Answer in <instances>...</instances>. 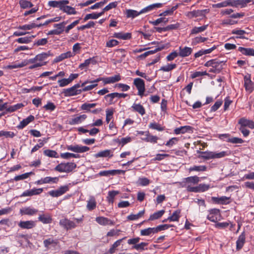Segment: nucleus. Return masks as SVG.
I'll list each match as a JSON object with an SVG mask.
<instances>
[{"instance_id":"obj_52","label":"nucleus","mask_w":254,"mask_h":254,"mask_svg":"<svg viewBox=\"0 0 254 254\" xmlns=\"http://www.w3.org/2000/svg\"><path fill=\"white\" fill-rule=\"evenodd\" d=\"M19 4L22 8L25 9L28 7H32L33 4L29 1L26 0H20Z\"/></svg>"},{"instance_id":"obj_50","label":"nucleus","mask_w":254,"mask_h":254,"mask_svg":"<svg viewBox=\"0 0 254 254\" xmlns=\"http://www.w3.org/2000/svg\"><path fill=\"white\" fill-rule=\"evenodd\" d=\"M104 98L109 104H112L115 102L114 100L116 98L115 92L107 94L104 97Z\"/></svg>"},{"instance_id":"obj_56","label":"nucleus","mask_w":254,"mask_h":254,"mask_svg":"<svg viewBox=\"0 0 254 254\" xmlns=\"http://www.w3.org/2000/svg\"><path fill=\"white\" fill-rule=\"evenodd\" d=\"M176 67V64H168L167 65L162 66L160 70L163 71L168 72L174 69Z\"/></svg>"},{"instance_id":"obj_59","label":"nucleus","mask_w":254,"mask_h":254,"mask_svg":"<svg viewBox=\"0 0 254 254\" xmlns=\"http://www.w3.org/2000/svg\"><path fill=\"white\" fill-rule=\"evenodd\" d=\"M95 208V199L94 197L91 198L87 201V208L89 210H93Z\"/></svg>"},{"instance_id":"obj_43","label":"nucleus","mask_w":254,"mask_h":254,"mask_svg":"<svg viewBox=\"0 0 254 254\" xmlns=\"http://www.w3.org/2000/svg\"><path fill=\"white\" fill-rule=\"evenodd\" d=\"M33 174L32 172H27L20 175L16 176L14 177L13 180L15 181H18L28 178L30 175Z\"/></svg>"},{"instance_id":"obj_6","label":"nucleus","mask_w":254,"mask_h":254,"mask_svg":"<svg viewBox=\"0 0 254 254\" xmlns=\"http://www.w3.org/2000/svg\"><path fill=\"white\" fill-rule=\"evenodd\" d=\"M133 84L138 90V95L142 97L145 91V83L143 80L140 78H135Z\"/></svg>"},{"instance_id":"obj_57","label":"nucleus","mask_w":254,"mask_h":254,"mask_svg":"<svg viewBox=\"0 0 254 254\" xmlns=\"http://www.w3.org/2000/svg\"><path fill=\"white\" fill-rule=\"evenodd\" d=\"M113 154H111V151L109 150H105L100 151L96 154V157H112Z\"/></svg>"},{"instance_id":"obj_45","label":"nucleus","mask_w":254,"mask_h":254,"mask_svg":"<svg viewBox=\"0 0 254 254\" xmlns=\"http://www.w3.org/2000/svg\"><path fill=\"white\" fill-rule=\"evenodd\" d=\"M15 133L14 132L10 131H4V130H0V137L4 136L6 138H12L15 136Z\"/></svg>"},{"instance_id":"obj_63","label":"nucleus","mask_w":254,"mask_h":254,"mask_svg":"<svg viewBox=\"0 0 254 254\" xmlns=\"http://www.w3.org/2000/svg\"><path fill=\"white\" fill-rule=\"evenodd\" d=\"M95 107V103H85L82 105L81 109L83 110L90 111V109L93 108Z\"/></svg>"},{"instance_id":"obj_20","label":"nucleus","mask_w":254,"mask_h":254,"mask_svg":"<svg viewBox=\"0 0 254 254\" xmlns=\"http://www.w3.org/2000/svg\"><path fill=\"white\" fill-rule=\"evenodd\" d=\"M239 124L245 127H248L252 129L254 128V122L252 120L241 118L239 121Z\"/></svg>"},{"instance_id":"obj_40","label":"nucleus","mask_w":254,"mask_h":254,"mask_svg":"<svg viewBox=\"0 0 254 254\" xmlns=\"http://www.w3.org/2000/svg\"><path fill=\"white\" fill-rule=\"evenodd\" d=\"M65 23V22H61L58 24H55L54 25V27L56 28L55 30L57 31L58 35L61 34L64 31V28Z\"/></svg>"},{"instance_id":"obj_39","label":"nucleus","mask_w":254,"mask_h":254,"mask_svg":"<svg viewBox=\"0 0 254 254\" xmlns=\"http://www.w3.org/2000/svg\"><path fill=\"white\" fill-rule=\"evenodd\" d=\"M165 213V210H161L154 213L151 215L148 219V221H152L160 218Z\"/></svg>"},{"instance_id":"obj_27","label":"nucleus","mask_w":254,"mask_h":254,"mask_svg":"<svg viewBox=\"0 0 254 254\" xmlns=\"http://www.w3.org/2000/svg\"><path fill=\"white\" fill-rule=\"evenodd\" d=\"M92 64L93 65L95 64V57L89 58L84 61V63L81 64L79 65V68L82 69L85 67L89 66V65Z\"/></svg>"},{"instance_id":"obj_25","label":"nucleus","mask_w":254,"mask_h":254,"mask_svg":"<svg viewBox=\"0 0 254 254\" xmlns=\"http://www.w3.org/2000/svg\"><path fill=\"white\" fill-rule=\"evenodd\" d=\"M114 37L122 40H128L131 38V34L130 33L118 32L115 33Z\"/></svg>"},{"instance_id":"obj_15","label":"nucleus","mask_w":254,"mask_h":254,"mask_svg":"<svg viewBox=\"0 0 254 254\" xmlns=\"http://www.w3.org/2000/svg\"><path fill=\"white\" fill-rule=\"evenodd\" d=\"M162 3H153V4H150V5L142 8L140 10V12H141V14L147 13L149 11L153 10L154 9H156L157 8H160V7H162Z\"/></svg>"},{"instance_id":"obj_34","label":"nucleus","mask_w":254,"mask_h":254,"mask_svg":"<svg viewBox=\"0 0 254 254\" xmlns=\"http://www.w3.org/2000/svg\"><path fill=\"white\" fill-rule=\"evenodd\" d=\"M96 222H97L98 223L106 225H113L114 223L111 221L110 220L108 219L107 218L102 217H99L96 218Z\"/></svg>"},{"instance_id":"obj_37","label":"nucleus","mask_w":254,"mask_h":254,"mask_svg":"<svg viewBox=\"0 0 254 254\" xmlns=\"http://www.w3.org/2000/svg\"><path fill=\"white\" fill-rule=\"evenodd\" d=\"M207 11V9L194 10L189 12L188 15L190 17H198L203 15L204 12Z\"/></svg>"},{"instance_id":"obj_2","label":"nucleus","mask_w":254,"mask_h":254,"mask_svg":"<svg viewBox=\"0 0 254 254\" xmlns=\"http://www.w3.org/2000/svg\"><path fill=\"white\" fill-rule=\"evenodd\" d=\"M76 167V165L74 163L68 162L66 163H61L58 165L55 168V170L59 172L69 173L71 172Z\"/></svg>"},{"instance_id":"obj_53","label":"nucleus","mask_w":254,"mask_h":254,"mask_svg":"<svg viewBox=\"0 0 254 254\" xmlns=\"http://www.w3.org/2000/svg\"><path fill=\"white\" fill-rule=\"evenodd\" d=\"M23 106H24V105L22 103H18L14 105L11 106L7 108V112H10V113L13 112L21 108Z\"/></svg>"},{"instance_id":"obj_21","label":"nucleus","mask_w":254,"mask_h":254,"mask_svg":"<svg viewBox=\"0 0 254 254\" xmlns=\"http://www.w3.org/2000/svg\"><path fill=\"white\" fill-rule=\"evenodd\" d=\"M230 197H227L226 196H223L220 197H213L212 200L220 204H227L230 203Z\"/></svg>"},{"instance_id":"obj_54","label":"nucleus","mask_w":254,"mask_h":254,"mask_svg":"<svg viewBox=\"0 0 254 254\" xmlns=\"http://www.w3.org/2000/svg\"><path fill=\"white\" fill-rule=\"evenodd\" d=\"M162 49V48H156L153 50L148 51L144 53L143 54L140 55L139 57L140 58H144L150 55L153 54L158 51H161Z\"/></svg>"},{"instance_id":"obj_13","label":"nucleus","mask_w":254,"mask_h":254,"mask_svg":"<svg viewBox=\"0 0 254 254\" xmlns=\"http://www.w3.org/2000/svg\"><path fill=\"white\" fill-rule=\"evenodd\" d=\"M74 57V54L70 51H68L66 53H62L59 56L56 57L54 60V62L57 63H59L64 59Z\"/></svg>"},{"instance_id":"obj_5","label":"nucleus","mask_w":254,"mask_h":254,"mask_svg":"<svg viewBox=\"0 0 254 254\" xmlns=\"http://www.w3.org/2000/svg\"><path fill=\"white\" fill-rule=\"evenodd\" d=\"M69 190V186L68 185H64L61 186L58 188V189L56 190H52L48 192V194L54 197H59L67 191Z\"/></svg>"},{"instance_id":"obj_38","label":"nucleus","mask_w":254,"mask_h":254,"mask_svg":"<svg viewBox=\"0 0 254 254\" xmlns=\"http://www.w3.org/2000/svg\"><path fill=\"white\" fill-rule=\"evenodd\" d=\"M39 63L38 60H35V57L34 58L30 59L27 60L26 61H24L22 62L21 64H19L17 66H14V67H22L24 66L25 65L31 64H36V63Z\"/></svg>"},{"instance_id":"obj_30","label":"nucleus","mask_w":254,"mask_h":254,"mask_svg":"<svg viewBox=\"0 0 254 254\" xmlns=\"http://www.w3.org/2000/svg\"><path fill=\"white\" fill-rule=\"evenodd\" d=\"M156 233V228H148L140 231V235L143 236H150Z\"/></svg>"},{"instance_id":"obj_44","label":"nucleus","mask_w":254,"mask_h":254,"mask_svg":"<svg viewBox=\"0 0 254 254\" xmlns=\"http://www.w3.org/2000/svg\"><path fill=\"white\" fill-rule=\"evenodd\" d=\"M149 127L153 129L157 130L158 131H163L164 130V127L161 126L160 124L154 122L149 124Z\"/></svg>"},{"instance_id":"obj_7","label":"nucleus","mask_w":254,"mask_h":254,"mask_svg":"<svg viewBox=\"0 0 254 254\" xmlns=\"http://www.w3.org/2000/svg\"><path fill=\"white\" fill-rule=\"evenodd\" d=\"M60 225L66 230L75 228L77 225L73 221H71L67 218L61 219L59 222Z\"/></svg>"},{"instance_id":"obj_22","label":"nucleus","mask_w":254,"mask_h":254,"mask_svg":"<svg viewBox=\"0 0 254 254\" xmlns=\"http://www.w3.org/2000/svg\"><path fill=\"white\" fill-rule=\"evenodd\" d=\"M199 181V179L197 176H192L186 178L185 179L184 183H185L186 187L188 185H190L197 184Z\"/></svg>"},{"instance_id":"obj_51","label":"nucleus","mask_w":254,"mask_h":254,"mask_svg":"<svg viewBox=\"0 0 254 254\" xmlns=\"http://www.w3.org/2000/svg\"><path fill=\"white\" fill-rule=\"evenodd\" d=\"M231 4H232L231 0H226L223 2L218 3L217 4L213 5V7L220 8V7H226L228 6H231Z\"/></svg>"},{"instance_id":"obj_1","label":"nucleus","mask_w":254,"mask_h":254,"mask_svg":"<svg viewBox=\"0 0 254 254\" xmlns=\"http://www.w3.org/2000/svg\"><path fill=\"white\" fill-rule=\"evenodd\" d=\"M68 0H50L48 1V4L50 7L59 8L62 11L66 13L67 15H74L77 13L75 8L68 6Z\"/></svg>"},{"instance_id":"obj_48","label":"nucleus","mask_w":254,"mask_h":254,"mask_svg":"<svg viewBox=\"0 0 254 254\" xmlns=\"http://www.w3.org/2000/svg\"><path fill=\"white\" fill-rule=\"evenodd\" d=\"M43 153L45 156H48L49 157L56 158L58 157V153L55 150L47 149L44 150Z\"/></svg>"},{"instance_id":"obj_33","label":"nucleus","mask_w":254,"mask_h":254,"mask_svg":"<svg viewBox=\"0 0 254 254\" xmlns=\"http://www.w3.org/2000/svg\"><path fill=\"white\" fill-rule=\"evenodd\" d=\"M245 242V236L242 233L239 237L237 242V249L240 250L242 248Z\"/></svg>"},{"instance_id":"obj_8","label":"nucleus","mask_w":254,"mask_h":254,"mask_svg":"<svg viewBox=\"0 0 254 254\" xmlns=\"http://www.w3.org/2000/svg\"><path fill=\"white\" fill-rule=\"evenodd\" d=\"M66 149L68 150L76 153H83L86 152L89 150V148L88 147L85 146H81L79 145H67Z\"/></svg>"},{"instance_id":"obj_11","label":"nucleus","mask_w":254,"mask_h":254,"mask_svg":"<svg viewBox=\"0 0 254 254\" xmlns=\"http://www.w3.org/2000/svg\"><path fill=\"white\" fill-rule=\"evenodd\" d=\"M38 212V209L30 206L24 207L20 209V213L22 215L33 216L36 215Z\"/></svg>"},{"instance_id":"obj_47","label":"nucleus","mask_w":254,"mask_h":254,"mask_svg":"<svg viewBox=\"0 0 254 254\" xmlns=\"http://www.w3.org/2000/svg\"><path fill=\"white\" fill-rule=\"evenodd\" d=\"M247 32L245 30L241 29H234L232 31V34L238 35L236 37L237 38H245L244 35Z\"/></svg>"},{"instance_id":"obj_14","label":"nucleus","mask_w":254,"mask_h":254,"mask_svg":"<svg viewBox=\"0 0 254 254\" xmlns=\"http://www.w3.org/2000/svg\"><path fill=\"white\" fill-rule=\"evenodd\" d=\"M87 118L86 115L83 114L78 116H75L69 121V124L71 125H77L81 123Z\"/></svg>"},{"instance_id":"obj_41","label":"nucleus","mask_w":254,"mask_h":254,"mask_svg":"<svg viewBox=\"0 0 254 254\" xmlns=\"http://www.w3.org/2000/svg\"><path fill=\"white\" fill-rule=\"evenodd\" d=\"M208 27V25H204L200 27H194L191 31V34H196L202 32L205 30Z\"/></svg>"},{"instance_id":"obj_61","label":"nucleus","mask_w":254,"mask_h":254,"mask_svg":"<svg viewBox=\"0 0 254 254\" xmlns=\"http://www.w3.org/2000/svg\"><path fill=\"white\" fill-rule=\"evenodd\" d=\"M15 41L20 44H28L31 42L30 38L28 36L19 38L15 40Z\"/></svg>"},{"instance_id":"obj_46","label":"nucleus","mask_w":254,"mask_h":254,"mask_svg":"<svg viewBox=\"0 0 254 254\" xmlns=\"http://www.w3.org/2000/svg\"><path fill=\"white\" fill-rule=\"evenodd\" d=\"M61 157L65 159H68L70 158H79V155L77 154H74L72 153H69V152H65L61 154Z\"/></svg>"},{"instance_id":"obj_12","label":"nucleus","mask_w":254,"mask_h":254,"mask_svg":"<svg viewBox=\"0 0 254 254\" xmlns=\"http://www.w3.org/2000/svg\"><path fill=\"white\" fill-rule=\"evenodd\" d=\"M36 226V223L32 220L21 221L18 223V226L22 229H30Z\"/></svg>"},{"instance_id":"obj_29","label":"nucleus","mask_w":254,"mask_h":254,"mask_svg":"<svg viewBox=\"0 0 254 254\" xmlns=\"http://www.w3.org/2000/svg\"><path fill=\"white\" fill-rule=\"evenodd\" d=\"M133 109V111L138 112L141 115H143L145 113V109L144 107L140 104H133L131 107Z\"/></svg>"},{"instance_id":"obj_64","label":"nucleus","mask_w":254,"mask_h":254,"mask_svg":"<svg viewBox=\"0 0 254 254\" xmlns=\"http://www.w3.org/2000/svg\"><path fill=\"white\" fill-rule=\"evenodd\" d=\"M44 108H45L47 111H50L52 112L55 110L56 106L53 103L48 102L47 104L44 106Z\"/></svg>"},{"instance_id":"obj_26","label":"nucleus","mask_w":254,"mask_h":254,"mask_svg":"<svg viewBox=\"0 0 254 254\" xmlns=\"http://www.w3.org/2000/svg\"><path fill=\"white\" fill-rule=\"evenodd\" d=\"M126 14L127 18H134L141 13L140 11H137L135 10L128 9L126 10Z\"/></svg>"},{"instance_id":"obj_36","label":"nucleus","mask_w":254,"mask_h":254,"mask_svg":"<svg viewBox=\"0 0 254 254\" xmlns=\"http://www.w3.org/2000/svg\"><path fill=\"white\" fill-rule=\"evenodd\" d=\"M180 210L175 211L172 215L168 218V220L170 221H178L180 217Z\"/></svg>"},{"instance_id":"obj_32","label":"nucleus","mask_w":254,"mask_h":254,"mask_svg":"<svg viewBox=\"0 0 254 254\" xmlns=\"http://www.w3.org/2000/svg\"><path fill=\"white\" fill-rule=\"evenodd\" d=\"M145 211L143 210L142 211H139L136 214H131L127 216V219L129 221H133L138 219L139 218L141 217L143 214H144Z\"/></svg>"},{"instance_id":"obj_9","label":"nucleus","mask_w":254,"mask_h":254,"mask_svg":"<svg viewBox=\"0 0 254 254\" xmlns=\"http://www.w3.org/2000/svg\"><path fill=\"white\" fill-rule=\"evenodd\" d=\"M59 181V177H46L43 178H41L40 180L37 181L35 182V184L40 185L44 184H57L58 183Z\"/></svg>"},{"instance_id":"obj_19","label":"nucleus","mask_w":254,"mask_h":254,"mask_svg":"<svg viewBox=\"0 0 254 254\" xmlns=\"http://www.w3.org/2000/svg\"><path fill=\"white\" fill-rule=\"evenodd\" d=\"M34 117L33 115H30L26 119H23L20 122L19 125L17 126L18 129H22L25 127L30 123L34 120Z\"/></svg>"},{"instance_id":"obj_35","label":"nucleus","mask_w":254,"mask_h":254,"mask_svg":"<svg viewBox=\"0 0 254 254\" xmlns=\"http://www.w3.org/2000/svg\"><path fill=\"white\" fill-rule=\"evenodd\" d=\"M191 127L190 126H186L181 127H180L176 128L174 130V132L176 134H178L180 133H184L187 131L191 130Z\"/></svg>"},{"instance_id":"obj_18","label":"nucleus","mask_w":254,"mask_h":254,"mask_svg":"<svg viewBox=\"0 0 254 254\" xmlns=\"http://www.w3.org/2000/svg\"><path fill=\"white\" fill-rule=\"evenodd\" d=\"M38 219L43 224H50L52 222V217L49 214H40Z\"/></svg>"},{"instance_id":"obj_60","label":"nucleus","mask_w":254,"mask_h":254,"mask_svg":"<svg viewBox=\"0 0 254 254\" xmlns=\"http://www.w3.org/2000/svg\"><path fill=\"white\" fill-rule=\"evenodd\" d=\"M190 171H205L206 170V167L205 166H194L190 168Z\"/></svg>"},{"instance_id":"obj_42","label":"nucleus","mask_w":254,"mask_h":254,"mask_svg":"<svg viewBox=\"0 0 254 254\" xmlns=\"http://www.w3.org/2000/svg\"><path fill=\"white\" fill-rule=\"evenodd\" d=\"M43 89V86H33L30 89L23 88L21 89L22 93H28L30 92H35L36 91H39Z\"/></svg>"},{"instance_id":"obj_55","label":"nucleus","mask_w":254,"mask_h":254,"mask_svg":"<svg viewBox=\"0 0 254 254\" xmlns=\"http://www.w3.org/2000/svg\"><path fill=\"white\" fill-rule=\"evenodd\" d=\"M114 110L112 109H107L106 110V121L109 123L113 118Z\"/></svg>"},{"instance_id":"obj_17","label":"nucleus","mask_w":254,"mask_h":254,"mask_svg":"<svg viewBox=\"0 0 254 254\" xmlns=\"http://www.w3.org/2000/svg\"><path fill=\"white\" fill-rule=\"evenodd\" d=\"M121 79L120 75L119 74H116L112 76L103 78L102 80L105 84H109L118 82L120 81Z\"/></svg>"},{"instance_id":"obj_16","label":"nucleus","mask_w":254,"mask_h":254,"mask_svg":"<svg viewBox=\"0 0 254 254\" xmlns=\"http://www.w3.org/2000/svg\"><path fill=\"white\" fill-rule=\"evenodd\" d=\"M192 51V49L190 47H185L182 48L180 47L179 48V55L181 57H188L191 54Z\"/></svg>"},{"instance_id":"obj_3","label":"nucleus","mask_w":254,"mask_h":254,"mask_svg":"<svg viewBox=\"0 0 254 254\" xmlns=\"http://www.w3.org/2000/svg\"><path fill=\"white\" fill-rule=\"evenodd\" d=\"M50 51L48 53H42L38 54L35 56V60H38L39 63L36 64H32L29 66V69H32L37 67H41L46 64V63H43V61L46 60L49 56H51Z\"/></svg>"},{"instance_id":"obj_23","label":"nucleus","mask_w":254,"mask_h":254,"mask_svg":"<svg viewBox=\"0 0 254 254\" xmlns=\"http://www.w3.org/2000/svg\"><path fill=\"white\" fill-rule=\"evenodd\" d=\"M244 86L246 90L249 93H251L253 91V83L249 76H245L244 77Z\"/></svg>"},{"instance_id":"obj_49","label":"nucleus","mask_w":254,"mask_h":254,"mask_svg":"<svg viewBox=\"0 0 254 254\" xmlns=\"http://www.w3.org/2000/svg\"><path fill=\"white\" fill-rule=\"evenodd\" d=\"M125 239H126V237H125L123 239H119V240H117V241H116L112 245V247L110 249V250H109L110 253H111V254L114 253L116 251V249L121 245L122 241Z\"/></svg>"},{"instance_id":"obj_24","label":"nucleus","mask_w":254,"mask_h":254,"mask_svg":"<svg viewBox=\"0 0 254 254\" xmlns=\"http://www.w3.org/2000/svg\"><path fill=\"white\" fill-rule=\"evenodd\" d=\"M230 154V151L229 150L223 151L220 152H213L212 159H219L229 156Z\"/></svg>"},{"instance_id":"obj_28","label":"nucleus","mask_w":254,"mask_h":254,"mask_svg":"<svg viewBox=\"0 0 254 254\" xmlns=\"http://www.w3.org/2000/svg\"><path fill=\"white\" fill-rule=\"evenodd\" d=\"M120 193L118 190L109 191L107 196V199L109 203L113 204L114 202L115 197Z\"/></svg>"},{"instance_id":"obj_4","label":"nucleus","mask_w":254,"mask_h":254,"mask_svg":"<svg viewBox=\"0 0 254 254\" xmlns=\"http://www.w3.org/2000/svg\"><path fill=\"white\" fill-rule=\"evenodd\" d=\"M80 87L79 83L76 84L70 88L64 89L63 93L66 97H70L79 94L82 92L81 89L78 88Z\"/></svg>"},{"instance_id":"obj_62","label":"nucleus","mask_w":254,"mask_h":254,"mask_svg":"<svg viewBox=\"0 0 254 254\" xmlns=\"http://www.w3.org/2000/svg\"><path fill=\"white\" fill-rule=\"evenodd\" d=\"M201 157L204 159L209 160L212 159L213 151L201 152Z\"/></svg>"},{"instance_id":"obj_58","label":"nucleus","mask_w":254,"mask_h":254,"mask_svg":"<svg viewBox=\"0 0 254 254\" xmlns=\"http://www.w3.org/2000/svg\"><path fill=\"white\" fill-rule=\"evenodd\" d=\"M231 6L245 7L243 0H231Z\"/></svg>"},{"instance_id":"obj_10","label":"nucleus","mask_w":254,"mask_h":254,"mask_svg":"<svg viewBox=\"0 0 254 254\" xmlns=\"http://www.w3.org/2000/svg\"><path fill=\"white\" fill-rule=\"evenodd\" d=\"M58 244V240L57 239H54L53 237L45 239L43 241L44 246L47 249L55 248Z\"/></svg>"},{"instance_id":"obj_31","label":"nucleus","mask_w":254,"mask_h":254,"mask_svg":"<svg viewBox=\"0 0 254 254\" xmlns=\"http://www.w3.org/2000/svg\"><path fill=\"white\" fill-rule=\"evenodd\" d=\"M238 50L245 55L254 56V49H253L239 47Z\"/></svg>"}]
</instances>
